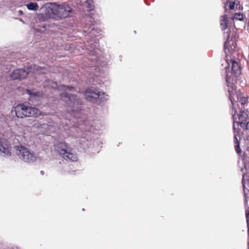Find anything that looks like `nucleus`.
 Segmentation results:
<instances>
[{
    "label": "nucleus",
    "instance_id": "18",
    "mask_svg": "<svg viewBox=\"0 0 249 249\" xmlns=\"http://www.w3.org/2000/svg\"><path fill=\"white\" fill-rule=\"evenodd\" d=\"M27 9L29 10L36 11L38 8V6L37 3L30 2L26 4Z\"/></svg>",
    "mask_w": 249,
    "mask_h": 249
},
{
    "label": "nucleus",
    "instance_id": "11",
    "mask_svg": "<svg viewBox=\"0 0 249 249\" xmlns=\"http://www.w3.org/2000/svg\"><path fill=\"white\" fill-rule=\"evenodd\" d=\"M0 155L7 157L11 156V143L5 138H0Z\"/></svg>",
    "mask_w": 249,
    "mask_h": 249
},
{
    "label": "nucleus",
    "instance_id": "13",
    "mask_svg": "<svg viewBox=\"0 0 249 249\" xmlns=\"http://www.w3.org/2000/svg\"><path fill=\"white\" fill-rule=\"evenodd\" d=\"M23 69L25 71L27 76L31 73H35L36 71L45 70V68L38 66L35 64H30L24 67Z\"/></svg>",
    "mask_w": 249,
    "mask_h": 249
},
{
    "label": "nucleus",
    "instance_id": "16",
    "mask_svg": "<svg viewBox=\"0 0 249 249\" xmlns=\"http://www.w3.org/2000/svg\"><path fill=\"white\" fill-rule=\"evenodd\" d=\"M223 0V2L224 4V8L225 9V12H226L227 10H228V9L227 8L226 5L228 3H229V8L231 10H233L234 9L235 4V0Z\"/></svg>",
    "mask_w": 249,
    "mask_h": 249
},
{
    "label": "nucleus",
    "instance_id": "6",
    "mask_svg": "<svg viewBox=\"0 0 249 249\" xmlns=\"http://www.w3.org/2000/svg\"><path fill=\"white\" fill-rule=\"evenodd\" d=\"M54 151L66 161L77 160V155L72 152V149L65 142H57L54 145Z\"/></svg>",
    "mask_w": 249,
    "mask_h": 249
},
{
    "label": "nucleus",
    "instance_id": "1",
    "mask_svg": "<svg viewBox=\"0 0 249 249\" xmlns=\"http://www.w3.org/2000/svg\"><path fill=\"white\" fill-rule=\"evenodd\" d=\"M221 19L220 26L222 30H225L224 37L226 38L224 44V50L226 57V62L228 66L225 68L226 78V82L228 87L229 97L232 104L231 114L233 120V129L234 131V142H235V149L236 152L240 154L241 149L240 147V142L237 139L238 129L235 127V123L238 126L240 125L241 127H246V130L249 129V121H248V111H245L241 109L240 114H236L237 111L235 108V104L236 102L234 99L235 92V85L233 83V77H236L241 73V68L238 62L236 61L232 56L235 53L236 44L235 38L232 36H231V30L228 26V18L227 15H224Z\"/></svg>",
    "mask_w": 249,
    "mask_h": 249
},
{
    "label": "nucleus",
    "instance_id": "10",
    "mask_svg": "<svg viewBox=\"0 0 249 249\" xmlns=\"http://www.w3.org/2000/svg\"><path fill=\"white\" fill-rule=\"evenodd\" d=\"M55 11L54 2H47L40 9L38 17L42 20L51 18L55 19Z\"/></svg>",
    "mask_w": 249,
    "mask_h": 249
},
{
    "label": "nucleus",
    "instance_id": "17",
    "mask_svg": "<svg viewBox=\"0 0 249 249\" xmlns=\"http://www.w3.org/2000/svg\"><path fill=\"white\" fill-rule=\"evenodd\" d=\"M78 142L84 149L89 147V142L87 138H81L78 140Z\"/></svg>",
    "mask_w": 249,
    "mask_h": 249
},
{
    "label": "nucleus",
    "instance_id": "25",
    "mask_svg": "<svg viewBox=\"0 0 249 249\" xmlns=\"http://www.w3.org/2000/svg\"><path fill=\"white\" fill-rule=\"evenodd\" d=\"M19 20L21 22H22L23 23H24V21H23V20L21 19V18H19Z\"/></svg>",
    "mask_w": 249,
    "mask_h": 249
},
{
    "label": "nucleus",
    "instance_id": "24",
    "mask_svg": "<svg viewBox=\"0 0 249 249\" xmlns=\"http://www.w3.org/2000/svg\"><path fill=\"white\" fill-rule=\"evenodd\" d=\"M40 173H41V174H42V175H44V171H40Z\"/></svg>",
    "mask_w": 249,
    "mask_h": 249
},
{
    "label": "nucleus",
    "instance_id": "19",
    "mask_svg": "<svg viewBox=\"0 0 249 249\" xmlns=\"http://www.w3.org/2000/svg\"><path fill=\"white\" fill-rule=\"evenodd\" d=\"M86 4L88 9V11H91L94 9V6L93 5V2L92 0H87L86 1Z\"/></svg>",
    "mask_w": 249,
    "mask_h": 249
},
{
    "label": "nucleus",
    "instance_id": "5",
    "mask_svg": "<svg viewBox=\"0 0 249 249\" xmlns=\"http://www.w3.org/2000/svg\"><path fill=\"white\" fill-rule=\"evenodd\" d=\"M84 95L87 101L97 105H100L108 100L107 94L101 89L93 87L86 89Z\"/></svg>",
    "mask_w": 249,
    "mask_h": 249
},
{
    "label": "nucleus",
    "instance_id": "22",
    "mask_svg": "<svg viewBox=\"0 0 249 249\" xmlns=\"http://www.w3.org/2000/svg\"><path fill=\"white\" fill-rule=\"evenodd\" d=\"M18 13L19 15H22L23 14V12L21 10H19L18 11Z\"/></svg>",
    "mask_w": 249,
    "mask_h": 249
},
{
    "label": "nucleus",
    "instance_id": "7",
    "mask_svg": "<svg viewBox=\"0 0 249 249\" xmlns=\"http://www.w3.org/2000/svg\"><path fill=\"white\" fill-rule=\"evenodd\" d=\"M14 111L18 118H23L26 117H37L40 114V111L38 109L30 106L27 103L19 104L14 107L12 112Z\"/></svg>",
    "mask_w": 249,
    "mask_h": 249
},
{
    "label": "nucleus",
    "instance_id": "4",
    "mask_svg": "<svg viewBox=\"0 0 249 249\" xmlns=\"http://www.w3.org/2000/svg\"><path fill=\"white\" fill-rule=\"evenodd\" d=\"M64 91L60 94L62 99L65 102L67 106L71 108L74 112H77L82 107V101L80 98L74 94L69 93V91L74 90V87L72 86L63 85Z\"/></svg>",
    "mask_w": 249,
    "mask_h": 249
},
{
    "label": "nucleus",
    "instance_id": "21",
    "mask_svg": "<svg viewBox=\"0 0 249 249\" xmlns=\"http://www.w3.org/2000/svg\"><path fill=\"white\" fill-rule=\"evenodd\" d=\"M236 97H237L238 100L239 101V103L242 105H245L248 100V98H246L245 97H242L240 98V99H239L237 96H236Z\"/></svg>",
    "mask_w": 249,
    "mask_h": 249
},
{
    "label": "nucleus",
    "instance_id": "3",
    "mask_svg": "<svg viewBox=\"0 0 249 249\" xmlns=\"http://www.w3.org/2000/svg\"><path fill=\"white\" fill-rule=\"evenodd\" d=\"M248 154L244 153L242 157V161L244 164V167H242L241 171L243 173L242 184L243 186L245 199V205L247 207L248 205V193L246 191V184L249 185V176L248 174L247 170L249 167V160H248ZM246 217L247 221V227L248 232V249H249V207H246L245 210Z\"/></svg>",
    "mask_w": 249,
    "mask_h": 249
},
{
    "label": "nucleus",
    "instance_id": "23",
    "mask_svg": "<svg viewBox=\"0 0 249 249\" xmlns=\"http://www.w3.org/2000/svg\"><path fill=\"white\" fill-rule=\"evenodd\" d=\"M246 27L247 28V30H248L249 28V21L247 23Z\"/></svg>",
    "mask_w": 249,
    "mask_h": 249
},
{
    "label": "nucleus",
    "instance_id": "8",
    "mask_svg": "<svg viewBox=\"0 0 249 249\" xmlns=\"http://www.w3.org/2000/svg\"><path fill=\"white\" fill-rule=\"evenodd\" d=\"M14 148L18 159L25 162L33 163L37 159V157L33 151L20 144L14 146Z\"/></svg>",
    "mask_w": 249,
    "mask_h": 249
},
{
    "label": "nucleus",
    "instance_id": "9",
    "mask_svg": "<svg viewBox=\"0 0 249 249\" xmlns=\"http://www.w3.org/2000/svg\"><path fill=\"white\" fill-rule=\"evenodd\" d=\"M54 8L55 9V20L71 17L74 14L72 8L66 2H63L60 4L54 2Z\"/></svg>",
    "mask_w": 249,
    "mask_h": 249
},
{
    "label": "nucleus",
    "instance_id": "20",
    "mask_svg": "<svg viewBox=\"0 0 249 249\" xmlns=\"http://www.w3.org/2000/svg\"><path fill=\"white\" fill-rule=\"evenodd\" d=\"M233 18L234 19L242 21L244 19L243 15L241 13H235L233 16Z\"/></svg>",
    "mask_w": 249,
    "mask_h": 249
},
{
    "label": "nucleus",
    "instance_id": "2",
    "mask_svg": "<svg viewBox=\"0 0 249 249\" xmlns=\"http://www.w3.org/2000/svg\"><path fill=\"white\" fill-rule=\"evenodd\" d=\"M83 31L85 36L86 52L92 57L91 60L93 62V65L97 66L99 64L101 51L97 47L99 40L95 37L98 36L101 30L95 26L94 19L89 17L85 21ZM89 67L92 68L94 66H93L92 64H90Z\"/></svg>",
    "mask_w": 249,
    "mask_h": 249
},
{
    "label": "nucleus",
    "instance_id": "26",
    "mask_svg": "<svg viewBox=\"0 0 249 249\" xmlns=\"http://www.w3.org/2000/svg\"><path fill=\"white\" fill-rule=\"evenodd\" d=\"M247 151H249V146H248V147H247Z\"/></svg>",
    "mask_w": 249,
    "mask_h": 249
},
{
    "label": "nucleus",
    "instance_id": "15",
    "mask_svg": "<svg viewBox=\"0 0 249 249\" xmlns=\"http://www.w3.org/2000/svg\"><path fill=\"white\" fill-rule=\"evenodd\" d=\"M26 93L29 95V100L33 101L34 100L39 101L41 97L39 92H35L32 90L27 89Z\"/></svg>",
    "mask_w": 249,
    "mask_h": 249
},
{
    "label": "nucleus",
    "instance_id": "12",
    "mask_svg": "<svg viewBox=\"0 0 249 249\" xmlns=\"http://www.w3.org/2000/svg\"><path fill=\"white\" fill-rule=\"evenodd\" d=\"M11 76L14 80H21L27 77V73L23 69H18L12 72Z\"/></svg>",
    "mask_w": 249,
    "mask_h": 249
},
{
    "label": "nucleus",
    "instance_id": "14",
    "mask_svg": "<svg viewBox=\"0 0 249 249\" xmlns=\"http://www.w3.org/2000/svg\"><path fill=\"white\" fill-rule=\"evenodd\" d=\"M85 127H83V129L87 132H90L93 133L94 131L96 128L93 125V122L92 120H85L83 123Z\"/></svg>",
    "mask_w": 249,
    "mask_h": 249
}]
</instances>
